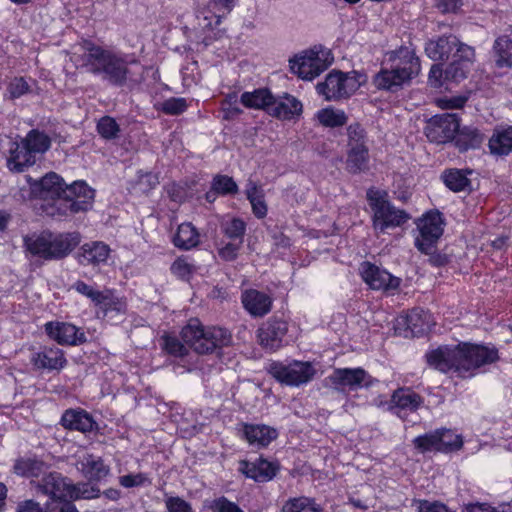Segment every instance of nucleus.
<instances>
[{"label":"nucleus","instance_id":"obj_1","mask_svg":"<svg viewBox=\"0 0 512 512\" xmlns=\"http://www.w3.org/2000/svg\"><path fill=\"white\" fill-rule=\"evenodd\" d=\"M95 191L85 181L67 185L56 173L50 172L40 180L20 190L22 200H38V209L49 217L62 218L84 212L92 207Z\"/></svg>","mask_w":512,"mask_h":512},{"label":"nucleus","instance_id":"obj_2","mask_svg":"<svg viewBox=\"0 0 512 512\" xmlns=\"http://www.w3.org/2000/svg\"><path fill=\"white\" fill-rule=\"evenodd\" d=\"M424 359L426 364L441 373L454 372L458 377L474 375V371L483 366L495 364L500 360L499 350L492 343H472L461 341L456 345H440L428 350Z\"/></svg>","mask_w":512,"mask_h":512},{"label":"nucleus","instance_id":"obj_3","mask_svg":"<svg viewBox=\"0 0 512 512\" xmlns=\"http://www.w3.org/2000/svg\"><path fill=\"white\" fill-rule=\"evenodd\" d=\"M384 64L389 67L382 68L374 76L373 83L378 89L390 92L401 89L421 70L420 59L415 50L407 46L386 52Z\"/></svg>","mask_w":512,"mask_h":512},{"label":"nucleus","instance_id":"obj_4","mask_svg":"<svg viewBox=\"0 0 512 512\" xmlns=\"http://www.w3.org/2000/svg\"><path fill=\"white\" fill-rule=\"evenodd\" d=\"M83 48L86 52L84 66L87 71L102 75L104 80L116 86H123L129 79L138 84L143 80V67L137 61L132 64L139 68V77H133L128 68V62L119 54L105 50L91 42H85Z\"/></svg>","mask_w":512,"mask_h":512},{"label":"nucleus","instance_id":"obj_5","mask_svg":"<svg viewBox=\"0 0 512 512\" xmlns=\"http://www.w3.org/2000/svg\"><path fill=\"white\" fill-rule=\"evenodd\" d=\"M24 246L28 252L45 260L66 257L78 244L76 233L54 234L49 231L24 236Z\"/></svg>","mask_w":512,"mask_h":512},{"label":"nucleus","instance_id":"obj_6","mask_svg":"<svg viewBox=\"0 0 512 512\" xmlns=\"http://www.w3.org/2000/svg\"><path fill=\"white\" fill-rule=\"evenodd\" d=\"M181 338L199 354H210L216 348L229 345L231 335L222 328L205 329L198 319H191L181 330Z\"/></svg>","mask_w":512,"mask_h":512},{"label":"nucleus","instance_id":"obj_7","mask_svg":"<svg viewBox=\"0 0 512 512\" xmlns=\"http://www.w3.org/2000/svg\"><path fill=\"white\" fill-rule=\"evenodd\" d=\"M387 194L377 189L367 191V199L373 211V227L377 233H385L407 222L409 215L397 209L386 199Z\"/></svg>","mask_w":512,"mask_h":512},{"label":"nucleus","instance_id":"obj_8","mask_svg":"<svg viewBox=\"0 0 512 512\" xmlns=\"http://www.w3.org/2000/svg\"><path fill=\"white\" fill-rule=\"evenodd\" d=\"M70 485L61 473L50 472L43 476L38 483V490L48 496L45 512H79L68 498Z\"/></svg>","mask_w":512,"mask_h":512},{"label":"nucleus","instance_id":"obj_9","mask_svg":"<svg viewBox=\"0 0 512 512\" xmlns=\"http://www.w3.org/2000/svg\"><path fill=\"white\" fill-rule=\"evenodd\" d=\"M334 58L328 49L314 47L290 59V70L303 80H313L324 72Z\"/></svg>","mask_w":512,"mask_h":512},{"label":"nucleus","instance_id":"obj_10","mask_svg":"<svg viewBox=\"0 0 512 512\" xmlns=\"http://www.w3.org/2000/svg\"><path fill=\"white\" fill-rule=\"evenodd\" d=\"M360 85L361 82L356 71L332 70L323 82L316 85V90L326 101H338L349 98Z\"/></svg>","mask_w":512,"mask_h":512},{"label":"nucleus","instance_id":"obj_11","mask_svg":"<svg viewBox=\"0 0 512 512\" xmlns=\"http://www.w3.org/2000/svg\"><path fill=\"white\" fill-rule=\"evenodd\" d=\"M416 225L419 231L415 238L416 248L424 254H431L444 232L445 221L442 213L431 210L419 218Z\"/></svg>","mask_w":512,"mask_h":512},{"label":"nucleus","instance_id":"obj_12","mask_svg":"<svg viewBox=\"0 0 512 512\" xmlns=\"http://www.w3.org/2000/svg\"><path fill=\"white\" fill-rule=\"evenodd\" d=\"M269 374L281 384L299 386L309 382L315 375V369L310 362L295 361L293 365L272 362Z\"/></svg>","mask_w":512,"mask_h":512},{"label":"nucleus","instance_id":"obj_13","mask_svg":"<svg viewBox=\"0 0 512 512\" xmlns=\"http://www.w3.org/2000/svg\"><path fill=\"white\" fill-rule=\"evenodd\" d=\"M89 297L95 305L97 318H114L123 315L127 310V301L124 297H118L114 290H78Z\"/></svg>","mask_w":512,"mask_h":512},{"label":"nucleus","instance_id":"obj_14","mask_svg":"<svg viewBox=\"0 0 512 512\" xmlns=\"http://www.w3.org/2000/svg\"><path fill=\"white\" fill-rule=\"evenodd\" d=\"M431 322L432 317L429 311L415 307L396 318L394 329L404 337H420L430 330Z\"/></svg>","mask_w":512,"mask_h":512},{"label":"nucleus","instance_id":"obj_15","mask_svg":"<svg viewBox=\"0 0 512 512\" xmlns=\"http://www.w3.org/2000/svg\"><path fill=\"white\" fill-rule=\"evenodd\" d=\"M280 470L281 465L278 460H268L263 455H260L254 460H240L238 467L239 473L256 483L272 481Z\"/></svg>","mask_w":512,"mask_h":512},{"label":"nucleus","instance_id":"obj_16","mask_svg":"<svg viewBox=\"0 0 512 512\" xmlns=\"http://www.w3.org/2000/svg\"><path fill=\"white\" fill-rule=\"evenodd\" d=\"M332 386L337 391H357L362 387H370L373 384V378L362 367L356 368H335L328 377Z\"/></svg>","mask_w":512,"mask_h":512},{"label":"nucleus","instance_id":"obj_17","mask_svg":"<svg viewBox=\"0 0 512 512\" xmlns=\"http://www.w3.org/2000/svg\"><path fill=\"white\" fill-rule=\"evenodd\" d=\"M460 126L457 114L444 113L433 116L425 128L427 138L434 143H446L454 139Z\"/></svg>","mask_w":512,"mask_h":512},{"label":"nucleus","instance_id":"obj_18","mask_svg":"<svg viewBox=\"0 0 512 512\" xmlns=\"http://www.w3.org/2000/svg\"><path fill=\"white\" fill-rule=\"evenodd\" d=\"M287 332V321L277 317L269 318L258 329L260 345L265 349L276 351L283 346Z\"/></svg>","mask_w":512,"mask_h":512},{"label":"nucleus","instance_id":"obj_19","mask_svg":"<svg viewBox=\"0 0 512 512\" xmlns=\"http://www.w3.org/2000/svg\"><path fill=\"white\" fill-rule=\"evenodd\" d=\"M49 338L60 345L77 346L87 341L85 333L71 323L50 321L45 324Z\"/></svg>","mask_w":512,"mask_h":512},{"label":"nucleus","instance_id":"obj_20","mask_svg":"<svg viewBox=\"0 0 512 512\" xmlns=\"http://www.w3.org/2000/svg\"><path fill=\"white\" fill-rule=\"evenodd\" d=\"M61 426L69 431H77L83 434L98 431V423L93 415L83 408H68L60 419Z\"/></svg>","mask_w":512,"mask_h":512},{"label":"nucleus","instance_id":"obj_21","mask_svg":"<svg viewBox=\"0 0 512 512\" xmlns=\"http://www.w3.org/2000/svg\"><path fill=\"white\" fill-rule=\"evenodd\" d=\"M359 272L370 288H399L401 284L400 278L394 277L387 270L368 261L360 264Z\"/></svg>","mask_w":512,"mask_h":512},{"label":"nucleus","instance_id":"obj_22","mask_svg":"<svg viewBox=\"0 0 512 512\" xmlns=\"http://www.w3.org/2000/svg\"><path fill=\"white\" fill-rule=\"evenodd\" d=\"M474 49L466 44H460L453 54V61L444 71L446 80L459 82L467 77L474 60Z\"/></svg>","mask_w":512,"mask_h":512},{"label":"nucleus","instance_id":"obj_23","mask_svg":"<svg viewBox=\"0 0 512 512\" xmlns=\"http://www.w3.org/2000/svg\"><path fill=\"white\" fill-rule=\"evenodd\" d=\"M424 403V398L411 387H398L393 391L389 401V411L400 416L402 411L414 413Z\"/></svg>","mask_w":512,"mask_h":512},{"label":"nucleus","instance_id":"obj_24","mask_svg":"<svg viewBox=\"0 0 512 512\" xmlns=\"http://www.w3.org/2000/svg\"><path fill=\"white\" fill-rule=\"evenodd\" d=\"M30 362L34 369L40 371H59L67 364L63 351L54 346H44L40 351L33 353Z\"/></svg>","mask_w":512,"mask_h":512},{"label":"nucleus","instance_id":"obj_25","mask_svg":"<svg viewBox=\"0 0 512 512\" xmlns=\"http://www.w3.org/2000/svg\"><path fill=\"white\" fill-rule=\"evenodd\" d=\"M303 105L300 100L291 94L284 93L282 96L274 97L268 114L280 120H292L301 116Z\"/></svg>","mask_w":512,"mask_h":512},{"label":"nucleus","instance_id":"obj_26","mask_svg":"<svg viewBox=\"0 0 512 512\" xmlns=\"http://www.w3.org/2000/svg\"><path fill=\"white\" fill-rule=\"evenodd\" d=\"M237 0H208L206 3L207 11L201 12L202 22L199 18V25L203 29H211L218 26L222 19L226 17L235 7Z\"/></svg>","mask_w":512,"mask_h":512},{"label":"nucleus","instance_id":"obj_27","mask_svg":"<svg viewBox=\"0 0 512 512\" xmlns=\"http://www.w3.org/2000/svg\"><path fill=\"white\" fill-rule=\"evenodd\" d=\"M243 438L250 446L258 449L266 448L278 436L277 430L264 424L244 423Z\"/></svg>","mask_w":512,"mask_h":512},{"label":"nucleus","instance_id":"obj_28","mask_svg":"<svg viewBox=\"0 0 512 512\" xmlns=\"http://www.w3.org/2000/svg\"><path fill=\"white\" fill-rule=\"evenodd\" d=\"M244 308L254 317H262L270 312L272 299L260 290H244L241 296Z\"/></svg>","mask_w":512,"mask_h":512},{"label":"nucleus","instance_id":"obj_29","mask_svg":"<svg viewBox=\"0 0 512 512\" xmlns=\"http://www.w3.org/2000/svg\"><path fill=\"white\" fill-rule=\"evenodd\" d=\"M109 254L110 248L107 244L95 241L81 246L77 257L82 265L98 266L107 261Z\"/></svg>","mask_w":512,"mask_h":512},{"label":"nucleus","instance_id":"obj_30","mask_svg":"<svg viewBox=\"0 0 512 512\" xmlns=\"http://www.w3.org/2000/svg\"><path fill=\"white\" fill-rule=\"evenodd\" d=\"M35 157L26 145L21 142H12L7 157V167L12 172H23L26 168L34 165Z\"/></svg>","mask_w":512,"mask_h":512},{"label":"nucleus","instance_id":"obj_31","mask_svg":"<svg viewBox=\"0 0 512 512\" xmlns=\"http://www.w3.org/2000/svg\"><path fill=\"white\" fill-rule=\"evenodd\" d=\"M80 471L90 483L98 484L109 474L110 468L101 457L88 454L80 461Z\"/></svg>","mask_w":512,"mask_h":512},{"label":"nucleus","instance_id":"obj_32","mask_svg":"<svg viewBox=\"0 0 512 512\" xmlns=\"http://www.w3.org/2000/svg\"><path fill=\"white\" fill-rule=\"evenodd\" d=\"M461 43L453 36H442L437 40H430L425 45L426 55L434 60L441 61L447 59L454 48H458Z\"/></svg>","mask_w":512,"mask_h":512},{"label":"nucleus","instance_id":"obj_33","mask_svg":"<svg viewBox=\"0 0 512 512\" xmlns=\"http://www.w3.org/2000/svg\"><path fill=\"white\" fill-rule=\"evenodd\" d=\"M47 468V464L42 459L36 456H24L14 461L13 473L24 478H39Z\"/></svg>","mask_w":512,"mask_h":512},{"label":"nucleus","instance_id":"obj_34","mask_svg":"<svg viewBox=\"0 0 512 512\" xmlns=\"http://www.w3.org/2000/svg\"><path fill=\"white\" fill-rule=\"evenodd\" d=\"M200 243V235L195 226L190 222L182 223L178 226L173 236V244L182 250H190Z\"/></svg>","mask_w":512,"mask_h":512},{"label":"nucleus","instance_id":"obj_35","mask_svg":"<svg viewBox=\"0 0 512 512\" xmlns=\"http://www.w3.org/2000/svg\"><path fill=\"white\" fill-rule=\"evenodd\" d=\"M454 137L455 146L460 152L468 151L469 149H477L484 141V135L475 127L465 126L459 128Z\"/></svg>","mask_w":512,"mask_h":512},{"label":"nucleus","instance_id":"obj_36","mask_svg":"<svg viewBox=\"0 0 512 512\" xmlns=\"http://www.w3.org/2000/svg\"><path fill=\"white\" fill-rule=\"evenodd\" d=\"M440 442L441 438L438 432V428H436L434 430L416 436L412 440V445L414 450L419 454H441Z\"/></svg>","mask_w":512,"mask_h":512},{"label":"nucleus","instance_id":"obj_37","mask_svg":"<svg viewBox=\"0 0 512 512\" xmlns=\"http://www.w3.org/2000/svg\"><path fill=\"white\" fill-rule=\"evenodd\" d=\"M240 101L247 108L263 109L268 113V108L273 102V95L268 89L260 88L252 92H244Z\"/></svg>","mask_w":512,"mask_h":512},{"label":"nucleus","instance_id":"obj_38","mask_svg":"<svg viewBox=\"0 0 512 512\" xmlns=\"http://www.w3.org/2000/svg\"><path fill=\"white\" fill-rule=\"evenodd\" d=\"M492 154L507 155L512 150V127L496 130L489 140Z\"/></svg>","mask_w":512,"mask_h":512},{"label":"nucleus","instance_id":"obj_39","mask_svg":"<svg viewBox=\"0 0 512 512\" xmlns=\"http://www.w3.org/2000/svg\"><path fill=\"white\" fill-rule=\"evenodd\" d=\"M246 197L249 200L253 214L262 219L267 215V205L264 201L262 189L254 182L250 181L246 187Z\"/></svg>","mask_w":512,"mask_h":512},{"label":"nucleus","instance_id":"obj_40","mask_svg":"<svg viewBox=\"0 0 512 512\" xmlns=\"http://www.w3.org/2000/svg\"><path fill=\"white\" fill-rule=\"evenodd\" d=\"M368 147L348 149L346 168L350 173L357 174L368 168Z\"/></svg>","mask_w":512,"mask_h":512},{"label":"nucleus","instance_id":"obj_41","mask_svg":"<svg viewBox=\"0 0 512 512\" xmlns=\"http://www.w3.org/2000/svg\"><path fill=\"white\" fill-rule=\"evenodd\" d=\"M438 432L441 438V454H450L462 449L464 440L461 434H457L453 429L440 427Z\"/></svg>","mask_w":512,"mask_h":512},{"label":"nucleus","instance_id":"obj_42","mask_svg":"<svg viewBox=\"0 0 512 512\" xmlns=\"http://www.w3.org/2000/svg\"><path fill=\"white\" fill-rule=\"evenodd\" d=\"M22 141L35 158L37 154L46 152L51 145L50 138L45 133L39 132L38 130H31Z\"/></svg>","mask_w":512,"mask_h":512},{"label":"nucleus","instance_id":"obj_43","mask_svg":"<svg viewBox=\"0 0 512 512\" xmlns=\"http://www.w3.org/2000/svg\"><path fill=\"white\" fill-rule=\"evenodd\" d=\"M496 65L500 68L512 66V38L500 36L495 40Z\"/></svg>","mask_w":512,"mask_h":512},{"label":"nucleus","instance_id":"obj_44","mask_svg":"<svg viewBox=\"0 0 512 512\" xmlns=\"http://www.w3.org/2000/svg\"><path fill=\"white\" fill-rule=\"evenodd\" d=\"M441 177L445 185L453 192L464 191L470 186V180L463 170L448 169L443 172Z\"/></svg>","mask_w":512,"mask_h":512},{"label":"nucleus","instance_id":"obj_45","mask_svg":"<svg viewBox=\"0 0 512 512\" xmlns=\"http://www.w3.org/2000/svg\"><path fill=\"white\" fill-rule=\"evenodd\" d=\"M100 493L97 484L88 481V483L71 484L68 498L73 503V500L77 499L98 498Z\"/></svg>","mask_w":512,"mask_h":512},{"label":"nucleus","instance_id":"obj_46","mask_svg":"<svg viewBox=\"0 0 512 512\" xmlns=\"http://www.w3.org/2000/svg\"><path fill=\"white\" fill-rule=\"evenodd\" d=\"M283 512H321L320 507L314 499L308 497H295L286 501L282 508Z\"/></svg>","mask_w":512,"mask_h":512},{"label":"nucleus","instance_id":"obj_47","mask_svg":"<svg viewBox=\"0 0 512 512\" xmlns=\"http://www.w3.org/2000/svg\"><path fill=\"white\" fill-rule=\"evenodd\" d=\"M161 340L162 351L167 355L175 358H183L188 355L189 350L176 336L165 333Z\"/></svg>","mask_w":512,"mask_h":512},{"label":"nucleus","instance_id":"obj_48","mask_svg":"<svg viewBox=\"0 0 512 512\" xmlns=\"http://www.w3.org/2000/svg\"><path fill=\"white\" fill-rule=\"evenodd\" d=\"M316 117L318 121L326 127H339L347 122V116L344 111L334 110L332 108L319 110Z\"/></svg>","mask_w":512,"mask_h":512},{"label":"nucleus","instance_id":"obj_49","mask_svg":"<svg viewBox=\"0 0 512 512\" xmlns=\"http://www.w3.org/2000/svg\"><path fill=\"white\" fill-rule=\"evenodd\" d=\"M212 189L219 195H235L238 193V185L232 177L228 175L217 174L211 182Z\"/></svg>","mask_w":512,"mask_h":512},{"label":"nucleus","instance_id":"obj_50","mask_svg":"<svg viewBox=\"0 0 512 512\" xmlns=\"http://www.w3.org/2000/svg\"><path fill=\"white\" fill-rule=\"evenodd\" d=\"M222 231L229 239L243 243L246 223L240 218H232L222 224Z\"/></svg>","mask_w":512,"mask_h":512},{"label":"nucleus","instance_id":"obj_51","mask_svg":"<svg viewBox=\"0 0 512 512\" xmlns=\"http://www.w3.org/2000/svg\"><path fill=\"white\" fill-rule=\"evenodd\" d=\"M187 108V100L182 97H171L156 105L158 111L172 116L182 114Z\"/></svg>","mask_w":512,"mask_h":512},{"label":"nucleus","instance_id":"obj_52","mask_svg":"<svg viewBox=\"0 0 512 512\" xmlns=\"http://www.w3.org/2000/svg\"><path fill=\"white\" fill-rule=\"evenodd\" d=\"M118 482L126 489L152 485V479L149 477V474L144 472L119 476Z\"/></svg>","mask_w":512,"mask_h":512},{"label":"nucleus","instance_id":"obj_53","mask_svg":"<svg viewBox=\"0 0 512 512\" xmlns=\"http://www.w3.org/2000/svg\"><path fill=\"white\" fill-rule=\"evenodd\" d=\"M97 131L103 138L110 140L118 137L120 127L114 118L104 116L97 123Z\"/></svg>","mask_w":512,"mask_h":512},{"label":"nucleus","instance_id":"obj_54","mask_svg":"<svg viewBox=\"0 0 512 512\" xmlns=\"http://www.w3.org/2000/svg\"><path fill=\"white\" fill-rule=\"evenodd\" d=\"M347 136H348V147L351 148H362L367 146V137L365 130L360 126V124L355 123L349 125L347 128Z\"/></svg>","mask_w":512,"mask_h":512},{"label":"nucleus","instance_id":"obj_55","mask_svg":"<svg viewBox=\"0 0 512 512\" xmlns=\"http://www.w3.org/2000/svg\"><path fill=\"white\" fill-rule=\"evenodd\" d=\"M207 508L211 512H245L237 503L229 500L225 496H219L213 499Z\"/></svg>","mask_w":512,"mask_h":512},{"label":"nucleus","instance_id":"obj_56","mask_svg":"<svg viewBox=\"0 0 512 512\" xmlns=\"http://www.w3.org/2000/svg\"><path fill=\"white\" fill-rule=\"evenodd\" d=\"M7 92L11 99H16L30 93L31 85L23 77H16L9 83Z\"/></svg>","mask_w":512,"mask_h":512},{"label":"nucleus","instance_id":"obj_57","mask_svg":"<svg viewBox=\"0 0 512 512\" xmlns=\"http://www.w3.org/2000/svg\"><path fill=\"white\" fill-rule=\"evenodd\" d=\"M159 184V179L156 174L151 172L140 173L138 175V180L135 185V189H137L141 193H148L150 190L154 189Z\"/></svg>","mask_w":512,"mask_h":512},{"label":"nucleus","instance_id":"obj_58","mask_svg":"<svg viewBox=\"0 0 512 512\" xmlns=\"http://www.w3.org/2000/svg\"><path fill=\"white\" fill-rule=\"evenodd\" d=\"M168 512H194L192 505L179 496H170L165 499Z\"/></svg>","mask_w":512,"mask_h":512},{"label":"nucleus","instance_id":"obj_59","mask_svg":"<svg viewBox=\"0 0 512 512\" xmlns=\"http://www.w3.org/2000/svg\"><path fill=\"white\" fill-rule=\"evenodd\" d=\"M195 269V266L187 258L180 257L176 259L172 266V273L179 278H187Z\"/></svg>","mask_w":512,"mask_h":512},{"label":"nucleus","instance_id":"obj_60","mask_svg":"<svg viewBox=\"0 0 512 512\" xmlns=\"http://www.w3.org/2000/svg\"><path fill=\"white\" fill-rule=\"evenodd\" d=\"M243 243L233 241L228 242L218 249L219 257L224 261H233L237 258L239 250Z\"/></svg>","mask_w":512,"mask_h":512},{"label":"nucleus","instance_id":"obj_61","mask_svg":"<svg viewBox=\"0 0 512 512\" xmlns=\"http://www.w3.org/2000/svg\"><path fill=\"white\" fill-rule=\"evenodd\" d=\"M434 7L441 13H456L463 5V0H432Z\"/></svg>","mask_w":512,"mask_h":512},{"label":"nucleus","instance_id":"obj_62","mask_svg":"<svg viewBox=\"0 0 512 512\" xmlns=\"http://www.w3.org/2000/svg\"><path fill=\"white\" fill-rule=\"evenodd\" d=\"M443 70L438 64H434L429 73V80L435 86L438 87L441 85L440 79L443 75Z\"/></svg>","mask_w":512,"mask_h":512},{"label":"nucleus","instance_id":"obj_63","mask_svg":"<svg viewBox=\"0 0 512 512\" xmlns=\"http://www.w3.org/2000/svg\"><path fill=\"white\" fill-rule=\"evenodd\" d=\"M17 512H42L39 503L33 500H26L18 506Z\"/></svg>","mask_w":512,"mask_h":512},{"label":"nucleus","instance_id":"obj_64","mask_svg":"<svg viewBox=\"0 0 512 512\" xmlns=\"http://www.w3.org/2000/svg\"><path fill=\"white\" fill-rule=\"evenodd\" d=\"M234 99V102H236V96H229V98L226 100V102L230 105L228 108H225L224 109V112H225V118L228 119V118H232L236 115H239L242 111L240 108L238 107H233L231 104H232V100Z\"/></svg>","mask_w":512,"mask_h":512}]
</instances>
